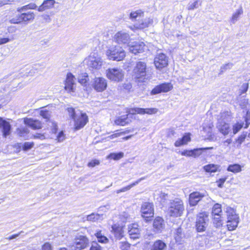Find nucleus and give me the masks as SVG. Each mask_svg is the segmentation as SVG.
<instances>
[{
  "mask_svg": "<svg viewBox=\"0 0 250 250\" xmlns=\"http://www.w3.org/2000/svg\"><path fill=\"white\" fill-rule=\"evenodd\" d=\"M183 236V234L182 233V230L181 228H178L174 234V237L175 239L177 242H180L181 239Z\"/></svg>",
  "mask_w": 250,
  "mask_h": 250,
  "instance_id": "nucleus-44",
  "label": "nucleus"
},
{
  "mask_svg": "<svg viewBox=\"0 0 250 250\" xmlns=\"http://www.w3.org/2000/svg\"><path fill=\"white\" fill-rule=\"evenodd\" d=\"M204 169L206 172H216L220 171L219 166L214 164H209L204 167Z\"/></svg>",
  "mask_w": 250,
  "mask_h": 250,
  "instance_id": "nucleus-36",
  "label": "nucleus"
},
{
  "mask_svg": "<svg viewBox=\"0 0 250 250\" xmlns=\"http://www.w3.org/2000/svg\"><path fill=\"white\" fill-rule=\"evenodd\" d=\"M40 115L46 120H48L50 118V114L48 111L46 110H42L40 111Z\"/></svg>",
  "mask_w": 250,
  "mask_h": 250,
  "instance_id": "nucleus-53",
  "label": "nucleus"
},
{
  "mask_svg": "<svg viewBox=\"0 0 250 250\" xmlns=\"http://www.w3.org/2000/svg\"><path fill=\"white\" fill-rule=\"evenodd\" d=\"M89 250H102V248L97 242H93Z\"/></svg>",
  "mask_w": 250,
  "mask_h": 250,
  "instance_id": "nucleus-57",
  "label": "nucleus"
},
{
  "mask_svg": "<svg viewBox=\"0 0 250 250\" xmlns=\"http://www.w3.org/2000/svg\"><path fill=\"white\" fill-rule=\"evenodd\" d=\"M243 123H237L233 125L232 129L233 134L237 133L243 127Z\"/></svg>",
  "mask_w": 250,
  "mask_h": 250,
  "instance_id": "nucleus-51",
  "label": "nucleus"
},
{
  "mask_svg": "<svg viewBox=\"0 0 250 250\" xmlns=\"http://www.w3.org/2000/svg\"><path fill=\"white\" fill-rule=\"evenodd\" d=\"M144 12L141 10L131 12L129 15V18L131 20H135L137 17H142Z\"/></svg>",
  "mask_w": 250,
  "mask_h": 250,
  "instance_id": "nucleus-41",
  "label": "nucleus"
},
{
  "mask_svg": "<svg viewBox=\"0 0 250 250\" xmlns=\"http://www.w3.org/2000/svg\"><path fill=\"white\" fill-rule=\"evenodd\" d=\"M92 86L97 92H102L106 89L107 87V82L106 80L104 78L96 77L92 82Z\"/></svg>",
  "mask_w": 250,
  "mask_h": 250,
  "instance_id": "nucleus-13",
  "label": "nucleus"
},
{
  "mask_svg": "<svg viewBox=\"0 0 250 250\" xmlns=\"http://www.w3.org/2000/svg\"><path fill=\"white\" fill-rule=\"evenodd\" d=\"M104 218V214L92 213L86 217V220L92 222H101Z\"/></svg>",
  "mask_w": 250,
  "mask_h": 250,
  "instance_id": "nucleus-27",
  "label": "nucleus"
},
{
  "mask_svg": "<svg viewBox=\"0 0 250 250\" xmlns=\"http://www.w3.org/2000/svg\"><path fill=\"white\" fill-rule=\"evenodd\" d=\"M169 196L167 194L164 192H161L160 194V201L162 203H166L168 200Z\"/></svg>",
  "mask_w": 250,
  "mask_h": 250,
  "instance_id": "nucleus-54",
  "label": "nucleus"
},
{
  "mask_svg": "<svg viewBox=\"0 0 250 250\" xmlns=\"http://www.w3.org/2000/svg\"><path fill=\"white\" fill-rule=\"evenodd\" d=\"M0 128L2 130L3 136L6 137L10 134L11 125L9 122L0 118Z\"/></svg>",
  "mask_w": 250,
  "mask_h": 250,
  "instance_id": "nucleus-20",
  "label": "nucleus"
},
{
  "mask_svg": "<svg viewBox=\"0 0 250 250\" xmlns=\"http://www.w3.org/2000/svg\"><path fill=\"white\" fill-rule=\"evenodd\" d=\"M144 179V178H140V179H139L138 180L136 181V182L133 183L132 184L126 186V187H124L123 188H122L120 189H118L116 191V193H120L121 192H125L128 190H129L131 188H132L133 186L136 185L137 184H138L142 180Z\"/></svg>",
  "mask_w": 250,
  "mask_h": 250,
  "instance_id": "nucleus-39",
  "label": "nucleus"
},
{
  "mask_svg": "<svg viewBox=\"0 0 250 250\" xmlns=\"http://www.w3.org/2000/svg\"><path fill=\"white\" fill-rule=\"evenodd\" d=\"M167 248V245L164 242L157 240L151 246L150 250H166Z\"/></svg>",
  "mask_w": 250,
  "mask_h": 250,
  "instance_id": "nucleus-26",
  "label": "nucleus"
},
{
  "mask_svg": "<svg viewBox=\"0 0 250 250\" xmlns=\"http://www.w3.org/2000/svg\"><path fill=\"white\" fill-rule=\"evenodd\" d=\"M145 114H153L156 113L158 109L156 108H145Z\"/></svg>",
  "mask_w": 250,
  "mask_h": 250,
  "instance_id": "nucleus-56",
  "label": "nucleus"
},
{
  "mask_svg": "<svg viewBox=\"0 0 250 250\" xmlns=\"http://www.w3.org/2000/svg\"><path fill=\"white\" fill-rule=\"evenodd\" d=\"M145 49V43L141 42H135L129 45V52L134 54L144 52Z\"/></svg>",
  "mask_w": 250,
  "mask_h": 250,
  "instance_id": "nucleus-17",
  "label": "nucleus"
},
{
  "mask_svg": "<svg viewBox=\"0 0 250 250\" xmlns=\"http://www.w3.org/2000/svg\"><path fill=\"white\" fill-rule=\"evenodd\" d=\"M238 103L242 108H245L248 104V100L243 96H241L238 98Z\"/></svg>",
  "mask_w": 250,
  "mask_h": 250,
  "instance_id": "nucleus-43",
  "label": "nucleus"
},
{
  "mask_svg": "<svg viewBox=\"0 0 250 250\" xmlns=\"http://www.w3.org/2000/svg\"><path fill=\"white\" fill-rule=\"evenodd\" d=\"M137 224H133L128 227V234L130 238L135 239L140 237V230L138 228Z\"/></svg>",
  "mask_w": 250,
  "mask_h": 250,
  "instance_id": "nucleus-25",
  "label": "nucleus"
},
{
  "mask_svg": "<svg viewBox=\"0 0 250 250\" xmlns=\"http://www.w3.org/2000/svg\"><path fill=\"white\" fill-rule=\"evenodd\" d=\"M153 23V20L150 18H146L136 23L134 26L135 28L138 29H143L148 27Z\"/></svg>",
  "mask_w": 250,
  "mask_h": 250,
  "instance_id": "nucleus-21",
  "label": "nucleus"
},
{
  "mask_svg": "<svg viewBox=\"0 0 250 250\" xmlns=\"http://www.w3.org/2000/svg\"><path fill=\"white\" fill-rule=\"evenodd\" d=\"M153 227L155 231L161 232L165 227L163 219L160 217H156L153 221Z\"/></svg>",
  "mask_w": 250,
  "mask_h": 250,
  "instance_id": "nucleus-24",
  "label": "nucleus"
},
{
  "mask_svg": "<svg viewBox=\"0 0 250 250\" xmlns=\"http://www.w3.org/2000/svg\"><path fill=\"white\" fill-rule=\"evenodd\" d=\"M88 77L86 73H84L80 76L78 78L79 82L82 84L86 83L88 81Z\"/></svg>",
  "mask_w": 250,
  "mask_h": 250,
  "instance_id": "nucleus-47",
  "label": "nucleus"
},
{
  "mask_svg": "<svg viewBox=\"0 0 250 250\" xmlns=\"http://www.w3.org/2000/svg\"><path fill=\"white\" fill-rule=\"evenodd\" d=\"M121 216L123 221H125L130 219V215L126 212H123Z\"/></svg>",
  "mask_w": 250,
  "mask_h": 250,
  "instance_id": "nucleus-60",
  "label": "nucleus"
},
{
  "mask_svg": "<svg viewBox=\"0 0 250 250\" xmlns=\"http://www.w3.org/2000/svg\"><path fill=\"white\" fill-rule=\"evenodd\" d=\"M103 61L101 57L96 53L91 54L87 59L89 67L95 69H99L103 65Z\"/></svg>",
  "mask_w": 250,
  "mask_h": 250,
  "instance_id": "nucleus-10",
  "label": "nucleus"
},
{
  "mask_svg": "<svg viewBox=\"0 0 250 250\" xmlns=\"http://www.w3.org/2000/svg\"><path fill=\"white\" fill-rule=\"evenodd\" d=\"M129 34L125 31L118 32L114 37V40L119 44H126L130 41Z\"/></svg>",
  "mask_w": 250,
  "mask_h": 250,
  "instance_id": "nucleus-15",
  "label": "nucleus"
},
{
  "mask_svg": "<svg viewBox=\"0 0 250 250\" xmlns=\"http://www.w3.org/2000/svg\"><path fill=\"white\" fill-rule=\"evenodd\" d=\"M76 79L74 75L71 73L67 74L64 88L68 92H73L74 90V85L75 84Z\"/></svg>",
  "mask_w": 250,
  "mask_h": 250,
  "instance_id": "nucleus-18",
  "label": "nucleus"
},
{
  "mask_svg": "<svg viewBox=\"0 0 250 250\" xmlns=\"http://www.w3.org/2000/svg\"><path fill=\"white\" fill-rule=\"evenodd\" d=\"M173 88L172 85L170 83H164L155 86L151 91V94L155 95L161 92H167Z\"/></svg>",
  "mask_w": 250,
  "mask_h": 250,
  "instance_id": "nucleus-16",
  "label": "nucleus"
},
{
  "mask_svg": "<svg viewBox=\"0 0 250 250\" xmlns=\"http://www.w3.org/2000/svg\"><path fill=\"white\" fill-rule=\"evenodd\" d=\"M56 1L55 0H45L38 7L37 10L39 12H43L54 7Z\"/></svg>",
  "mask_w": 250,
  "mask_h": 250,
  "instance_id": "nucleus-23",
  "label": "nucleus"
},
{
  "mask_svg": "<svg viewBox=\"0 0 250 250\" xmlns=\"http://www.w3.org/2000/svg\"><path fill=\"white\" fill-rule=\"evenodd\" d=\"M223 215L216 216H212V222L215 227L220 228L222 227L224 224Z\"/></svg>",
  "mask_w": 250,
  "mask_h": 250,
  "instance_id": "nucleus-29",
  "label": "nucleus"
},
{
  "mask_svg": "<svg viewBox=\"0 0 250 250\" xmlns=\"http://www.w3.org/2000/svg\"><path fill=\"white\" fill-rule=\"evenodd\" d=\"M202 2L199 0H196L193 2L190 1L187 7L188 10H193L194 9L198 8L199 6L201 5Z\"/></svg>",
  "mask_w": 250,
  "mask_h": 250,
  "instance_id": "nucleus-37",
  "label": "nucleus"
},
{
  "mask_svg": "<svg viewBox=\"0 0 250 250\" xmlns=\"http://www.w3.org/2000/svg\"><path fill=\"white\" fill-rule=\"evenodd\" d=\"M248 87L249 84L248 83H243L240 89V96L246 93L248 90Z\"/></svg>",
  "mask_w": 250,
  "mask_h": 250,
  "instance_id": "nucleus-55",
  "label": "nucleus"
},
{
  "mask_svg": "<svg viewBox=\"0 0 250 250\" xmlns=\"http://www.w3.org/2000/svg\"><path fill=\"white\" fill-rule=\"evenodd\" d=\"M107 77L115 82H120L124 77V73L122 69L116 68H109L106 71Z\"/></svg>",
  "mask_w": 250,
  "mask_h": 250,
  "instance_id": "nucleus-9",
  "label": "nucleus"
},
{
  "mask_svg": "<svg viewBox=\"0 0 250 250\" xmlns=\"http://www.w3.org/2000/svg\"><path fill=\"white\" fill-rule=\"evenodd\" d=\"M115 236L118 239H121L124 236V230L122 227L114 225L112 227Z\"/></svg>",
  "mask_w": 250,
  "mask_h": 250,
  "instance_id": "nucleus-30",
  "label": "nucleus"
},
{
  "mask_svg": "<svg viewBox=\"0 0 250 250\" xmlns=\"http://www.w3.org/2000/svg\"><path fill=\"white\" fill-rule=\"evenodd\" d=\"M193 153L192 152V150H186L181 153V154L183 156H192V155H193Z\"/></svg>",
  "mask_w": 250,
  "mask_h": 250,
  "instance_id": "nucleus-61",
  "label": "nucleus"
},
{
  "mask_svg": "<svg viewBox=\"0 0 250 250\" xmlns=\"http://www.w3.org/2000/svg\"><path fill=\"white\" fill-rule=\"evenodd\" d=\"M232 66L233 64L232 63H228L223 64L220 68V72L219 74H223V73L227 69H231Z\"/></svg>",
  "mask_w": 250,
  "mask_h": 250,
  "instance_id": "nucleus-49",
  "label": "nucleus"
},
{
  "mask_svg": "<svg viewBox=\"0 0 250 250\" xmlns=\"http://www.w3.org/2000/svg\"><path fill=\"white\" fill-rule=\"evenodd\" d=\"M224 212L227 216V228L229 230H234L238 226L239 222V217L236 211L232 208L227 207L224 209Z\"/></svg>",
  "mask_w": 250,
  "mask_h": 250,
  "instance_id": "nucleus-2",
  "label": "nucleus"
},
{
  "mask_svg": "<svg viewBox=\"0 0 250 250\" xmlns=\"http://www.w3.org/2000/svg\"><path fill=\"white\" fill-rule=\"evenodd\" d=\"M141 212L144 218H148L154 215V208L152 203L145 202L142 204Z\"/></svg>",
  "mask_w": 250,
  "mask_h": 250,
  "instance_id": "nucleus-14",
  "label": "nucleus"
},
{
  "mask_svg": "<svg viewBox=\"0 0 250 250\" xmlns=\"http://www.w3.org/2000/svg\"><path fill=\"white\" fill-rule=\"evenodd\" d=\"M94 235L97 237L98 242L100 243H107L108 242V239L104 236L100 230H97L94 233Z\"/></svg>",
  "mask_w": 250,
  "mask_h": 250,
  "instance_id": "nucleus-33",
  "label": "nucleus"
},
{
  "mask_svg": "<svg viewBox=\"0 0 250 250\" xmlns=\"http://www.w3.org/2000/svg\"><path fill=\"white\" fill-rule=\"evenodd\" d=\"M190 141V135L188 134H186L182 137V138L179 139L178 140H177L175 142L174 145L176 147H179L182 145L187 144Z\"/></svg>",
  "mask_w": 250,
  "mask_h": 250,
  "instance_id": "nucleus-31",
  "label": "nucleus"
},
{
  "mask_svg": "<svg viewBox=\"0 0 250 250\" xmlns=\"http://www.w3.org/2000/svg\"><path fill=\"white\" fill-rule=\"evenodd\" d=\"M222 215L223 214L221 205L218 203L215 204L212 208L211 215L218 216Z\"/></svg>",
  "mask_w": 250,
  "mask_h": 250,
  "instance_id": "nucleus-32",
  "label": "nucleus"
},
{
  "mask_svg": "<svg viewBox=\"0 0 250 250\" xmlns=\"http://www.w3.org/2000/svg\"><path fill=\"white\" fill-rule=\"evenodd\" d=\"M130 120L127 116L120 117L115 121V123L117 125L124 126L130 122Z\"/></svg>",
  "mask_w": 250,
  "mask_h": 250,
  "instance_id": "nucleus-34",
  "label": "nucleus"
},
{
  "mask_svg": "<svg viewBox=\"0 0 250 250\" xmlns=\"http://www.w3.org/2000/svg\"><path fill=\"white\" fill-rule=\"evenodd\" d=\"M106 55L110 60L120 61L125 57V53L121 47L116 45L109 47L106 51Z\"/></svg>",
  "mask_w": 250,
  "mask_h": 250,
  "instance_id": "nucleus-6",
  "label": "nucleus"
},
{
  "mask_svg": "<svg viewBox=\"0 0 250 250\" xmlns=\"http://www.w3.org/2000/svg\"><path fill=\"white\" fill-rule=\"evenodd\" d=\"M124 156V153L123 152L118 153H111L107 156V158L114 160H119Z\"/></svg>",
  "mask_w": 250,
  "mask_h": 250,
  "instance_id": "nucleus-38",
  "label": "nucleus"
},
{
  "mask_svg": "<svg viewBox=\"0 0 250 250\" xmlns=\"http://www.w3.org/2000/svg\"><path fill=\"white\" fill-rule=\"evenodd\" d=\"M89 240L83 235L78 236L71 247L72 250H82L85 249L89 245Z\"/></svg>",
  "mask_w": 250,
  "mask_h": 250,
  "instance_id": "nucleus-11",
  "label": "nucleus"
},
{
  "mask_svg": "<svg viewBox=\"0 0 250 250\" xmlns=\"http://www.w3.org/2000/svg\"><path fill=\"white\" fill-rule=\"evenodd\" d=\"M227 170L230 172H240L242 170L241 166L238 164H234L229 166Z\"/></svg>",
  "mask_w": 250,
  "mask_h": 250,
  "instance_id": "nucleus-45",
  "label": "nucleus"
},
{
  "mask_svg": "<svg viewBox=\"0 0 250 250\" xmlns=\"http://www.w3.org/2000/svg\"><path fill=\"white\" fill-rule=\"evenodd\" d=\"M100 164V161L97 159H93L91 160L90 162L87 164V166L89 167H93L97 166L99 165Z\"/></svg>",
  "mask_w": 250,
  "mask_h": 250,
  "instance_id": "nucleus-52",
  "label": "nucleus"
},
{
  "mask_svg": "<svg viewBox=\"0 0 250 250\" xmlns=\"http://www.w3.org/2000/svg\"><path fill=\"white\" fill-rule=\"evenodd\" d=\"M19 14L14 18L11 19L9 22L12 24H20L23 22L27 24L34 21L35 15L33 11L18 12Z\"/></svg>",
  "mask_w": 250,
  "mask_h": 250,
  "instance_id": "nucleus-5",
  "label": "nucleus"
},
{
  "mask_svg": "<svg viewBox=\"0 0 250 250\" xmlns=\"http://www.w3.org/2000/svg\"><path fill=\"white\" fill-rule=\"evenodd\" d=\"M243 13V10L242 7L240 6L239 9H237L234 12L230 19L229 22L231 24H235L237 21L239 19L240 16Z\"/></svg>",
  "mask_w": 250,
  "mask_h": 250,
  "instance_id": "nucleus-28",
  "label": "nucleus"
},
{
  "mask_svg": "<svg viewBox=\"0 0 250 250\" xmlns=\"http://www.w3.org/2000/svg\"><path fill=\"white\" fill-rule=\"evenodd\" d=\"M38 7L34 3H30L28 4L19 7L17 9V12L26 11L28 9H36Z\"/></svg>",
  "mask_w": 250,
  "mask_h": 250,
  "instance_id": "nucleus-35",
  "label": "nucleus"
},
{
  "mask_svg": "<svg viewBox=\"0 0 250 250\" xmlns=\"http://www.w3.org/2000/svg\"><path fill=\"white\" fill-rule=\"evenodd\" d=\"M119 245V247L122 250H129L130 247V244L126 241L120 242Z\"/></svg>",
  "mask_w": 250,
  "mask_h": 250,
  "instance_id": "nucleus-48",
  "label": "nucleus"
},
{
  "mask_svg": "<svg viewBox=\"0 0 250 250\" xmlns=\"http://www.w3.org/2000/svg\"><path fill=\"white\" fill-rule=\"evenodd\" d=\"M10 41H11V40L8 38H0V45L5 44Z\"/></svg>",
  "mask_w": 250,
  "mask_h": 250,
  "instance_id": "nucleus-63",
  "label": "nucleus"
},
{
  "mask_svg": "<svg viewBox=\"0 0 250 250\" xmlns=\"http://www.w3.org/2000/svg\"><path fill=\"white\" fill-rule=\"evenodd\" d=\"M230 119V115L229 112H224L221 113L218 116V121L217 123V128L219 131L224 135H228L230 131L229 125L227 123Z\"/></svg>",
  "mask_w": 250,
  "mask_h": 250,
  "instance_id": "nucleus-4",
  "label": "nucleus"
},
{
  "mask_svg": "<svg viewBox=\"0 0 250 250\" xmlns=\"http://www.w3.org/2000/svg\"><path fill=\"white\" fill-rule=\"evenodd\" d=\"M204 193L199 192H193L189 194V202L191 206H196L197 203L200 201L203 198L205 197Z\"/></svg>",
  "mask_w": 250,
  "mask_h": 250,
  "instance_id": "nucleus-19",
  "label": "nucleus"
},
{
  "mask_svg": "<svg viewBox=\"0 0 250 250\" xmlns=\"http://www.w3.org/2000/svg\"><path fill=\"white\" fill-rule=\"evenodd\" d=\"M145 108H134L130 109L129 113L131 114H134L136 113L140 114H145Z\"/></svg>",
  "mask_w": 250,
  "mask_h": 250,
  "instance_id": "nucleus-46",
  "label": "nucleus"
},
{
  "mask_svg": "<svg viewBox=\"0 0 250 250\" xmlns=\"http://www.w3.org/2000/svg\"><path fill=\"white\" fill-rule=\"evenodd\" d=\"M68 115L74 121L75 130H79L83 128L88 121V117L85 113L78 110L75 111L73 108L69 107L67 109Z\"/></svg>",
  "mask_w": 250,
  "mask_h": 250,
  "instance_id": "nucleus-1",
  "label": "nucleus"
},
{
  "mask_svg": "<svg viewBox=\"0 0 250 250\" xmlns=\"http://www.w3.org/2000/svg\"><path fill=\"white\" fill-rule=\"evenodd\" d=\"M146 64L143 62H138L133 69V76L134 78L140 81L141 79H144L146 75Z\"/></svg>",
  "mask_w": 250,
  "mask_h": 250,
  "instance_id": "nucleus-7",
  "label": "nucleus"
},
{
  "mask_svg": "<svg viewBox=\"0 0 250 250\" xmlns=\"http://www.w3.org/2000/svg\"><path fill=\"white\" fill-rule=\"evenodd\" d=\"M213 147H205V148H199L194 149L192 150L193 155L192 157H196L200 155L202 153V150H207V149H212Z\"/></svg>",
  "mask_w": 250,
  "mask_h": 250,
  "instance_id": "nucleus-42",
  "label": "nucleus"
},
{
  "mask_svg": "<svg viewBox=\"0 0 250 250\" xmlns=\"http://www.w3.org/2000/svg\"><path fill=\"white\" fill-rule=\"evenodd\" d=\"M230 176H223L218 179L216 181V183H217V186L219 188H222L223 186V184L225 181H227L228 182H231L232 180L231 177H229Z\"/></svg>",
  "mask_w": 250,
  "mask_h": 250,
  "instance_id": "nucleus-40",
  "label": "nucleus"
},
{
  "mask_svg": "<svg viewBox=\"0 0 250 250\" xmlns=\"http://www.w3.org/2000/svg\"><path fill=\"white\" fill-rule=\"evenodd\" d=\"M42 250H52L51 244L46 242L42 246Z\"/></svg>",
  "mask_w": 250,
  "mask_h": 250,
  "instance_id": "nucleus-62",
  "label": "nucleus"
},
{
  "mask_svg": "<svg viewBox=\"0 0 250 250\" xmlns=\"http://www.w3.org/2000/svg\"><path fill=\"white\" fill-rule=\"evenodd\" d=\"M208 223V215L205 212L199 213L196 218L195 227L198 232L205 231Z\"/></svg>",
  "mask_w": 250,
  "mask_h": 250,
  "instance_id": "nucleus-8",
  "label": "nucleus"
},
{
  "mask_svg": "<svg viewBox=\"0 0 250 250\" xmlns=\"http://www.w3.org/2000/svg\"><path fill=\"white\" fill-rule=\"evenodd\" d=\"M184 210L183 201L180 199H175L171 201L167 209V214L173 217L181 216Z\"/></svg>",
  "mask_w": 250,
  "mask_h": 250,
  "instance_id": "nucleus-3",
  "label": "nucleus"
},
{
  "mask_svg": "<svg viewBox=\"0 0 250 250\" xmlns=\"http://www.w3.org/2000/svg\"><path fill=\"white\" fill-rule=\"evenodd\" d=\"M168 58L166 54L158 53L154 58V64L157 69H161L168 65Z\"/></svg>",
  "mask_w": 250,
  "mask_h": 250,
  "instance_id": "nucleus-12",
  "label": "nucleus"
},
{
  "mask_svg": "<svg viewBox=\"0 0 250 250\" xmlns=\"http://www.w3.org/2000/svg\"><path fill=\"white\" fill-rule=\"evenodd\" d=\"M246 136H247L246 133H243L239 136V137L236 141V143L238 144L237 145L238 146H240V145L242 144V143L244 142Z\"/></svg>",
  "mask_w": 250,
  "mask_h": 250,
  "instance_id": "nucleus-50",
  "label": "nucleus"
},
{
  "mask_svg": "<svg viewBox=\"0 0 250 250\" xmlns=\"http://www.w3.org/2000/svg\"><path fill=\"white\" fill-rule=\"evenodd\" d=\"M245 121L246 122V126H245V128H247L249 125L250 124V111L249 112H247Z\"/></svg>",
  "mask_w": 250,
  "mask_h": 250,
  "instance_id": "nucleus-64",
  "label": "nucleus"
},
{
  "mask_svg": "<svg viewBox=\"0 0 250 250\" xmlns=\"http://www.w3.org/2000/svg\"><path fill=\"white\" fill-rule=\"evenodd\" d=\"M65 135L63 131H61L57 136V140L59 142H62L65 139Z\"/></svg>",
  "mask_w": 250,
  "mask_h": 250,
  "instance_id": "nucleus-59",
  "label": "nucleus"
},
{
  "mask_svg": "<svg viewBox=\"0 0 250 250\" xmlns=\"http://www.w3.org/2000/svg\"><path fill=\"white\" fill-rule=\"evenodd\" d=\"M34 145V144L33 143L30 142H25L24 144L23 148L25 150H28L30 148H31Z\"/></svg>",
  "mask_w": 250,
  "mask_h": 250,
  "instance_id": "nucleus-58",
  "label": "nucleus"
},
{
  "mask_svg": "<svg viewBox=\"0 0 250 250\" xmlns=\"http://www.w3.org/2000/svg\"><path fill=\"white\" fill-rule=\"evenodd\" d=\"M24 123L26 125L33 129H40L42 127V123L40 121L32 118H25Z\"/></svg>",
  "mask_w": 250,
  "mask_h": 250,
  "instance_id": "nucleus-22",
  "label": "nucleus"
}]
</instances>
